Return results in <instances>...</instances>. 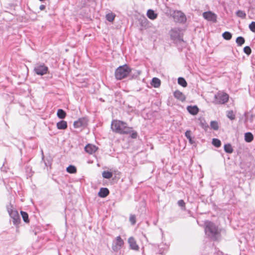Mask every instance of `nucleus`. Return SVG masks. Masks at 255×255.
Masks as SVG:
<instances>
[{"label": "nucleus", "instance_id": "nucleus-1", "mask_svg": "<svg viewBox=\"0 0 255 255\" xmlns=\"http://www.w3.org/2000/svg\"><path fill=\"white\" fill-rule=\"evenodd\" d=\"M205 232L206 235L212 241H218L221 238V230L212 222H205Z\"/></svg>", "mask_w": 255, "mask_h": 255}, {"label": "nucleus", "instance_id": "nucleus-2", "mask_svg": "<svg viewBox=\"0 0 255 255\" xmlns=\"http://www.w3.org/2000/svg\"><path fill=\"white\" fill-rule=\"evenodd\" d=\"M111 128L114 132L120 134H128L131 131V128L128 127L127 123L120 120H113L111 123Z\"/></svg>", "mask_w": 255, "mask_h": 255}, {"label": "nucleus", "instance_id": "nucleus-3", "mask_svg": "<svg viewBox=\"0 0 255 255\" xmlns=\"http://www.w3.org/2000/svg\"><path fill=\"white\" fill-rule=\"evenodd\" d=\"M131 72V69L127 64L119 66L115 71V77L117 80H122L127 77Z\"/></svg>", "mask_w": 255, "mask_h": 255}, {"label": "nucleus", "instance_id": "nucleus-4", "mask_svg": "<svg viewBox=\"0 0 255 255\" xmlns=\"http://www.w3.org/2000/svg\"><path fill=\"white\" fill-rule=\"evenodd\" d=\"M6 209L13 224L15 226L18 225L20 223V218L18 212L14 210L13 206L10 203L6 206Z\"/></svg>", "mask_w": 255, "mask_h": 255}, {"label": "nucleus", "instance_id": "nucleus-5", "mask_svg": "<svg viewBox=\"0 0 255 255\" xmlns=\"http://www.w3.org/2000/svg\"><path fill=\"white\" fill-rule=\"evenodd\" d=\"M229 95L224 92H218L215 95L214 103L216 104H224L228 102Z\"/></svg>", "mask_w": 255, "mask_h": 255}, {"label": "nucleus", "instance_id": "nucleus-6", "mask_svg": "<svg viewBox=\"0 0 255 255\" xmlns=\"http://www.w3.org/2000/svg\"><path fill=\"white\" fill-rule=\"evenodd\" d=\"M48 71V68L43 63H36L34 67L35 73L38 75H44L47 74Z\"/></svg>", "mask_w": 255, "mask_h": 255}, {"label": "nucleus", "instance_id": "nucleus-7", "mask_svg": "<svg viewBox=\"0 0 255 255\" xmlns=\"http://www.w3.org/2000/svg\"><path fill=\"white\" fill-rule=\"evenodd\" d=\"M170 37L174 42L183 41L182 35H181L180 30L178 28H174L171 30Z\"/></svg>", "mask_w": 255, "mask_h": 255}, {"label": "nucleus", "instance_id": "nucleus-8", "mask_svg": "<svg viewBox=\"0 0 255 255\" xmlns=\"http://www.w3.org/2000/svg\"><path fill=\"white\" fill-rule=\"evenodd\" d=\"M172 15L174 19L180 23H184L186 21V15L180 10H174Z\"/></svg>", "mask_w": 255, "mask_h": 255}, {"label": "nucleus", "instance_id": "nucleus-9", "mask_svg": "<svg viewBox=\"0 0 255 255\" xmlns=\"http://www.w3.org/2000/svg\"><path fill=\"white\" fill-rule=\"evenodd\" d=\"M203 17L207 20L213 22H216L217 16V15L211 11H206L203 13Z\"/></svg>", "mask_w": 255, "mask_h": 255}, {"label": "nucleus", "instance_id": "nucleus-10", "mask_svg": "<svg viewBox=\"0 0 255 255\" xmlns=\"http://www.w3.org/2000/svg\"><path fill=\"white\" fill-rule=\"evenodd\" d=\"M98 149V147L92 144H88L85 147V151L89 154H92L95 153Z\"/></svg>", "mask_w": 255, "mask_h": 255}, {"label": "nucleus", "instance_id": "nucleus-11", "mask_svg": "<svg viewBox=\"0 0 255 255\" xmlns=\"http://www.w3.org/2000/svg\"><path fill=\"white\" fill-rule=\"evenodd\" d=\"M73 125L75 128L85 127L86 125V120L84 118H80L78 121L74 122Z\"/></svg>", "mask_w": 255, "mask_h": 255}, {"label": "nucleus", "instance_id": "nucleus-12", "mask_svg": "<svg viewBox=\"0 0 255 255\" xmlns=\"http://www.w3.org/2000/svg\"><path fill=\"white\" fill-rule=\"evenodd\" d=\"M128 242L131 249L135 251H138L139 250V247L136 244V241L133 237H130L128 240Z\"/></svg>", "mask_w": 255, "mask_h": 255}, {"label": "nucleus", "instance_id": "nucleus-13", "mask_svg": "<svg viewBox=\"0 0 255 255\" xmlns=\"http://www.w3.org/2000/svg\"><path fill=\"white\" fill-rule=\"evenodd\" d=\"M188 112L192 115H196L199 112V109L196 106H189L187 107Z\"/></svg>", "mask_w": 255, "mask_h": 255}, {"label": "nucleus", "instance_id": "nucleus-14", "mask_svg": "<svg viewBox=\"0 0 255 255\" xmlns=\"http://www.w3.org/2000/svg\"><path fill=\"white\" fill-rule=\"evenodd\" d=\"M110 193L109 190L107 188H101L98 193V195L101 198L107 197Z\"/></svg>", "mask_w": 255, "mask_h": 255}, {"label": "nucleus", "instance_id": "nucleus-15", "mask_svg": "<svg viewBox=\"0 0 255 255\" xmlns=\"http://www.w3.org/2000/svg\"><path fill=\"white\" fill-rule=\"evenodd\" d=\"M174 96L175 98L181 101H183L185 100V97L184 94L179 91H175L174 92Z\"/></svg>", "mask_w": 255, "mask_h": 255}, {"label": "nucleus", "instance_id": "nucleus-16", "mask_svg": "<svg viewBox=\"0 0 255 255\" xmlns=\"http://www.w3.org/2000/svg\"><path fill=\"white\" fill-rule=\"evenodd\" d=\"M56 126L59 129H65L67 128V123L62 120L57 123Z\"/></svg>", "mask_w": 255, "mask_h": 255}, {"label": "nucleus", "instance_id": "nucleus-17", "mask_svg": "<svg viewBox=\"0 0 255 255\" xmlns=\"http://www.w3.org/2000/svg\"><path fill=\"white\" fill-rule=\"evenodd\" d=\"M147 16L151 20L155 19L157 17V14L152 9H148L147 11Z\"/></svg>", "mask_w": 255, "mask_h": 255}, {"label": "nucleus", "instance_id": "nucleus-18", "mask_svg": "<svg viewBox=\"0 0 255 255\" xmlns=\"http://www.w3.org/2000/svg\"><path fill=\"white\" fill-rule=\"evenodd\" d=\"M253 139L254 135L251 132H248L245 134V140L246 142H251Z\"/></svg>", "mask_w": 255, "mask_h": 255}, {"label": "nucleus", "instance_id": "nucleus-19", "mask_svg": "<svg viewBox=\"0 0 255 255\" xmlns=\"http://www.w3.org/2000/svg\"><path fill=\"white\" fill-rule=\"evenodd\" d=\"M161 84L160 80L156 77H154L152 80L151 85L154 87V88H158L160 86Z\"/></svg>", "mask_w": 255, "mask_h": 255}, {"label": "nucleus", "instance_id": "nucleus-20", "mask_svg": "<svg viewBox=\"0 0 255 255\" xmlns=\"http://www.w3.org/2000/svg\"><path fill=\"white\" fill-rule=\"evenodd\" d=\"M224 150L228 153H232L233 152V149L230 143L225 144L224 146Z\"/></svg>", "mask_w": 255, "mask_h": 255}, {"label": "nucleus", "instance_id": "nucleus-21", "mask_svg": "<svg viewBox=\"0 0 255 255\" xmlns=\"http://www.w3.org/2000/svg\"><path fill=\"white\" fill-rule=\"evenodd\" d=\"M66 115V112L62 109H58L57 112V117L61 119H64Z\"/></svg>", "mask_w": 255, "mask_h": 255}, {"label": "nucleus", "instance_id": "nucleus-22", "mask_svg": "<svg viewBox=\"0 0 255 255\" xmlns=\"http://www.w3.org/2000/svg\"><path fill=\"white\" fill-rule=\"evenodd\" d=\"M115 17L116 14L113 12L108 13L106 15V19L109 22H113Z\"/></svg>", "mask_w": 255, "mask_h": 255}, {"label": "nucleus", "instance_id": "nucleus-23", "mask_svg": "<svg viewBox=\"0 0 255 255\" xmlns=\"http://www.w3.org/2000/svg\"><path fill=\"white\" fill-rule=\"evenodd\" d=\"M141 74V71L137 70H132L131 69V72L129 74L133 78L137 77Z\"/></svg>", "mask_w": 255, "mask_h": 255}, {"label": "nucleus", "instance_id": "nucleus-24", "mask_svg": "<svg viewBox=\"0 0 255 255\" xmlns=\"http://www.w3.org/2000/svg\"><path fill=\"white\" fill-rule=\"evenodd\" d=\"M66 171L69 173L73 174L76 172L77 169L75 166L70 165L67 167Z\"/></svg>", "mask_w": 255, "mask_h": 255}, {"label": "nucleus", "instance_id": "nucleus-25", "mask_svg": "<svg viewBox=\"0 0 255 255\" xmlns=\"http://www.w3.org/2000/svg\"><path fill=\"white\" fill-rule=\"evenodd\" d=\"M236 42L238 46H241L243 44H244L245 40L243 37L239 36L237 38Z\"/></svg>", "mask_w": 255, "mask_h": 255}, {"label": "nucleus", "instance_id": "nucleus-26", "mask_svg": "<svg viewBox=\"0 0 255 255\" xmlns=\"http://www.w3.org/2000/svg\"><path fill=\"white\" fill-rule=\"evenodd\" d=\"M102 176L104 178L110 179L112 177V172L108 171H104L102 173Z\"/></svg>", "mask_w": 255, "mask_h": 255}, {"label": "nucleus", "instance_id": "nucleus-27", "mask_svg": "<svg viewBox=\"0 0 255 255\" xmlns=\"http://www.w3.org/2000/svg\"><path fill=\"white\" fill-rule=\"evenodd\" d=\"M178 83L183 87H186L187 85L186 80L182 77L178 78Z\"/></svg>", "mask_w": 255, "mask_h": 255}, {"label": "nucleus", "instance_id": "nucleus-28", "mask_svg": "<svg viewBox=\"0 0 255 255\" xmlns=\"http://www.w3.org/2000/svg\"><path fill=\"white\" fill-rule=\"evenodd\" d=\"M115 243L122 248L124 245V242L121 237L119 236L116 237V242Z\"/></svg>", "mask_w": 255, "mask_h": 255}, {"label": "nucleus", "instance_id": "nucleus-29", "mask_svg": "<svg viewBox=\"0 0 255 255\" xmlns=\"http://www.w3.org/2000/svg\"><path fill=\"white\" fill-rule=\"evenodd\" d=\"M223 37L227 40H229L232 38V34L228 31H225L222 34Z\"/></svg>", "mask_w": 255, "mask_h": 255}, {"label": "nucleus", "instance_id": "nucleus-30", "mask_svg": "<svg viewBox=\"0 0 255 255\" xmlns=\"http://www.w3.org/2000/svg\"><path fill=\"white\" fill-rule=\"evenodd\" d=\"M20 213H21V216L22 217L23 221L25 223H28L29 219H28V214L26 212L22 211L20 212Z\"/></svg>", "mask_w": 255, "mask_h": 255}, {"label": "nucleus", "instance_id": "nucleus-31", "mask_svg": "<svg viewBox=\"0 0 255 255\" xmlns=\"http://www.w3.org/2000/svg\"><path fill=\"white\" fill-rule=\"evenodd\" d=\"M212 144L216 147H219L221 145V141L218 138H213L212 139Z\"/></svg>", "mask_w": 255, "mask_h": 255}, {"label": "nucleus", "instance_id": "nucleus-32", "mask_svg": "<svg viewBox=\"0 0 255 255\" xmlns=\"http://www.w3.org/2000/svg\"><path fill=\"white\" fill-rule=\"evenodd\" d=\"M210 126L212 128L216 130H218L219 128L218 123L216 121H211Z\"/></svg>", "mask_w": 255, "mask_h": 255}, {"label": "nucleus", "instance_id": "nucleus-33", "mask_svg": "<svg viewBox=\"0 0 255 255\" xmlns=\"http://www.w3.org/2000/svg\"><path fill=\"white\" fill-rule=\"evenodd\" d=\"M236 14L238 17H241L242 18H245L246 16V14L245 12L241 10H238L236 12Z\"/></svg>", "mask_w": 255, "mask_h": 255}, {"label": "nucleus", "instance_id": "nucleus-34", "mask_svg": "<svg viewBox=\"0 0 255 255\" xmlns=\"http://www.w3.org/2000/svg\"><path fill=\"white\" fill-rule=\"evenodd\" d=\"M227 117L231 120L235 119V115L233 111H229L227 113Z\"/></svg>", "mask_w": 255, "mask_h": 255}, {"label": "nucleus", "instance_id": "nucleus-35", "mask_svg": "<svg viewBox=\"0 0 255 255\" xmlns=\"http://www.w3.org/2000/svg\"><path fill=\"white\" fill-rule=\"evenodd\" d=\"M178 205L181 207L182 210H185V203L183 200H180L177 202Z\"/></svg>", "mask_w": 255, "mask_h": 255}, {"label": "nucleus", "instance_id": "nucleus-36", "mask_svg": "<svg viewBox=\"0 0 255 255\" xmlns=\"http://www.w3.org/2000/svg\"><path fill=\"white\" fill-rule=\"evenodd\" d=\"M128 134H130V136L132 138H136L137 136V133L136 131L132 130V128H131V131L130 133H128Z\"/></svg>", "mask_w": 255, "mask_h": 255}, {"label": "nucleus", "instance_id": "nucleus-37", "mask_svg": "<svg viewBox=\"0 0 255 255\" xmlns=\"http://www.w3.org/2000/svg\"><path fill=\"white\" fill-rule=\"evenodd\" d=\"M244 52L248 55H249L252 52V50L249 46H247L244 48Z\"/></svg>", "mask_w": 255, "mask_h": 255}, {"label": "nucleus", "instance_id": "nucleus-38", "mask_svg": "<svg viewBox=\"0 0 255 255\" xmlns=\"http://www.w3.org/2000/svg\"><path fill=\"white\" fill-rule=\"evenodd\" d=\"M129 221L131 224L133 225L135 224L136 222V217L134 215H131L129 217Z\"/></svg>", "mask_w": 255, "mask_h": 255}, {"label": "nucleus", "instance_id": "nucleus-39", "mask_svg": "<svg viewBox=\"0 0 255 255\" xmlns=\"http://www.w3.org/2000/svg\"><path fill=\"white\" fill-rule=\"evenodd\" d=\"M250 29L253 32L255 33V22L252 21L249 25Z\"/></svg>", "mask_w": 255, "mask_h": 255}, {"label": "nucleus", "instance_id": "nucleus-40", "mask_svg": "<svg viewBox=\"0 0 255 255\" xmlns=\"http://www.w3.org/2000/svg\"><path fill=\"white\" fill-rule=\"evenodd\" d=\"M121 249V247L118 246L115 243H113L112 246V249L114 252H118Z\"/></svg>", "mask_w": 255, "mask_h": 255}, {"label": "nucleus", "instance_id": "nucleus-41", "mask_svg": "<svg viewBox=\"0 0 255 255\" xmlns=\"http://www.w3.org/2000/svg\"><path fill=\"white\" fill-rule=\"evenodd\" d=\"M185 135L187 139L191 137V131L190 130H187L185 133Z\"/></svg>", "mask_w": 255, "mask_h": 255}, {"label": "nucleus", "instance_id": "nucleus-42", "mask_svg": "<svg viewBox=\"0 0 255 255\" xmlns=\"http://www.w3.org/2000/svg\"><path fill=\"white\" fill-rule=\"evenodd\" d=\"M45 8V6L43 4H41L39 6V9L41 10H44V9Z\"/></svg>", "mask_w": 255, "mask_h": 255}, {"label": "nucleus", "instance_id": "nucleus-43", "mask_svg": "<svg viewBox=\"0 0 255 255\" xmlns=\"http://www.w3.org/2000/svg\"><path fill=\"white\" fill-rule=\"evenodd\" d=\"M188 140H189V142L191 144H193L194 142V141L193 140L192 138V137H190V138L188 139Z\"/></svg>", "mask_w": 255, "mask_h": 255}]
</instances>
